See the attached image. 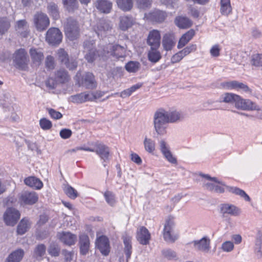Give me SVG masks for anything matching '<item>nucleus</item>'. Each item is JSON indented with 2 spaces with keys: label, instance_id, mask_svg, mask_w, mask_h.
Wrapping results in <instances>:
<instances>
[{
  "label": "nucleus",
  "instance_id": "obj_1",
  "mask_svg": "<svg viewBox=\"0 0 262 262\" xmlns=\"http://www.w3.org/2000/svg\"><path fill=\"white\" fill-rule=\"evenodd\" d=\"M153 122L155 130L158 135L164 136L167 134L168 123L159 110L154 114Z\"/></svg>",
  "mask_w": 262,
  "mask_h": 262
},
{
  "label": "nucleus",
  "instance_id": "obj_2",
  "mask_svg": "<svg viewBox=\"0 0 262 262\" xmlns=\"http://www.w3.org/2000/svg\"><path fill=\"white\" fill-rule=\"evenodd\" d=\"M124 48L119 45L110 43L107 45L103 49V53L98 56L102 57H109L113 56L117 59L123 57L125 54Z\"/></svg>",
  "mask_w": 262,
  "mask_h": 262
},
{
  "label": "nucleus",
  "instance_id": "obj_3",
  "mask_svg": "<svg viewBox=\"0 0 262 262\" xmlns=\"http://www.w3.org/2000/svg\"><path fill=\"white\" fill-rule=\"evenodd\" d=\"M174 225L173 218L169 217L166 220L163 236L166 242L174 243L179 237V235L174 232Z\"/></svg>",
  "mask_w": 262,
  "mask_h": 262
},
{
  "label": "nucleus",
  "instance_id": "obj_4",
  "mask_svg": "<svg viewBox=\"0 0 262 262\" xmlns=\"http://www.w3.org/2000/svg\"><path fill=\"white\" fill-rule=\"evenodd\" d=\"M65 34L70 40L76 39L79 36V27L77 21L69 18L63 25Z\"/></svg>",
  "mask_w": 262,
  "mask_h": 262
},
{
  "label": "nucleus",
  "instance_id": "obj_5",
  "mask_svg": "<svg viewBox=\"0 0 262 262\" xmlns=\"http://www.w3.org/2000/svg\"><path fill=\"white\" fill-rule=\"evenodd\" d=\"M62 39V33L57 28H51L46 33V41L50 45H58L61 42Z\"/></svg>",
  "mask_w": 262,
  "mask_h": 262
},
{
  "label": "nucleus",
  "instance_id": "obj_6",
  "mask_svg": "<svg viewBox=\"0 0 262 262\" xmlns=\"http://www.w3.org/2000/svg\"><path fill=\"white\" fill-rule=\"evenodd\" d=\"M57 59L62 64H64L69 70H74L77 66V62L75 59L70 58L67 52L62 48L58 50L57 52Z\"/></svg>",
  "mask_w": 262,
  "mask_h": 262
},
{
  "label": "nucleus",
  "instance_id": "obj_7",
  "mask_svg": "<svg viewBox=\"0 0 262 262\" xmlns=\"http://www.w3.org/2000/svg\"><path fill=\"white\" fill-rule=\"evenodd\" d=\"M14 61L16 66L21 69H25L29 62L27 52L24 49L16 50L14 54Z\"/></svg>",
  "mask_w": 262,
  "mask_h": 262
},
{
  "label": "nucleus",
  "instance_id": "obj_8",
  "mask_svg": "<svg viewBox=\"0 0 262 262\" xmlns=\"http://www.w3.org/2000/svg\"><path fill=\"white\" fill-rule=\"evenodd\" d=\"M35 28L39 31L45 30L50 25V19L47 15L42 12L36 13L33 18Z\"/></svg>",
  "mask_w": 262,
  "mask_h": 262
},
{
  "label": "nucleus",
  "instance_id": "obj_9",
  "mask_svg": "<svg viewBox=\"0 0 262 262\" xmlns=\"http://www.w3.org/2000/svg\"><path fill=\"white\" fill-rule=\"evenodd\" d=\"M92 145L95 147V152L103 160V163L109 161L111 154L108 146L99 141L93 143Z\"/></svg>",
  "mask_w": 262,
  "mask_h": 262
},
{
  "label": "nucleus",
  "instance_id": "obj_10",
  "mask_svg": "<svg viewBox=\"0 0 262 262\" xmlns=\"http://www.w3.org/2000/svg\"><path fill=\"white\" fill-rule=\"evenodd\" d=\"M38 200V196L34 191H25L19 195V203L21 205H32Z\"/></svg>",
  "mask_w": 262,
  "mask_h": 262
},
{
  "label": "nucleus",
  "instance_id": "obj_11",
  "mask_svg": "<svg viewBox=\"0 0 262 262\" xmlns=\"http://www.w3.org/2000/svg\"><path fill=\"white\" fill-rule=\"evenodd\" d=\"M19 212L13 208H8L4 215L6 224L9 226H14L20 218Z\"/></svg>",
  "mask_w": 262,
  "mask_h": 262
},
{
  "label": "nucleus",
  "instance_id": "obj_12",
  "mask_svg": "<svg viewBox=\"0 0 262 262\" xmlns=\"http://www.w3.org/2000/svg\"><path fill=\"white\" fill-rule=\"evenodd\" d=\"M96 246L101 253L107 256L110 252V245L108 238L104 235L97 237L96 241Z\"/></svg>",
  "mask_w": 262,
  "mask_h": 262
},
{
  "label": "nucleus",
  "instance_id": "obj_13",
  "mask_svg": "<svg viewBox=\"0 0 262 262\" xmlns=\"http://www.w3.org/2000/svg\"><path fill=\"white\" fill-rule=\"evenodd\" d=\"M160 150L164 157L170 163L177 164V159L172 155L169 145L163 140L159 142Z\"/></svg>",
  "mask_w": 262,
  "mask_h": 262
},
{
  "label": "nucleus",
  "instance_id": "obj_14",
  "mask_svg": "<svg viewBox=\"0 0 262 262\" xmlns=\"http://www.w3.org/2000/svg\"><path fill=\"white\" fill-rule=\"evenodd\" d=\"M177 39L174 33L167 32L162 37V45L164 50L171 51L176 46Z\"/></svg>",
  "mask_w": 262,
  "mask_h": 262
},
{
  "label": "nucleus",
  "instance_id": "obj_15",
  "mask_svg": "<svg viewBox=\"0 0 262 262\" xmlns=\"http://www.w3.org/2000/svg\"><path fill=\"white\" fill-rule=\"evenodd\" d=\"M235 106L238 109L243 110H257L259 111V107L249 99H244L238 95Z\"/></svg>",
  "mask_w": 262,
  "mask_h": 262
},
{
  "label": "nucleus",
  "instance_id": "obj_16",
  "mask_svg": "<svg viewBox=\"0 0 262 262\" xmlns=\"http://www.w3.org/2000/svg\"><path fill=\"white\" fill-rule=\"evenodd\" d=\"M29 54L33 66H39L44 59L42 50L40 48H31L29 50Z\"/></svg>",
  "mask_w": 262,
  "mask_h": 262
},
{
  "label": "nucleus",
  "instance_id": "obj_17",
  "mask_svg": "<svg viewBox=\"0 0 262 262\" xmlns=\"http://www.w3.org/2000/svg\"><path fill=\"white\" fill-rule=\"evenodd\" d=\"M159 111L164 116L165 120L169 123H174L183 119L182 114L177 111H166L164 109L160 108Z\"/></svg>",
  "mask_w": 262,
  "mask_h": 262
},
{
  "label": "nucleus",
  "instance_id": "obj_18",
  "mask_svg": "<svg viewBox=\"0 0 262 262\" xmlns=\"http://www.w3.org/2000/svg\"><path fill=\"white\" fill-rule=\"evenodd\" d=\"M161 34L159 31L152 30L149 32L147 39V44L151 48H159L160 46Z\"/></svg>",
  "mask_w": 262,
  "mask_h": 262
},
{
  "label": "nucleus",
  "instance_id": "obj_19",
  "mask_svg": "<svg viewBox=\"0 0 262 262\" xmlns=\"http://www.w3.org/2000/svg\"><path fill=\"white\" fill-rule=\"evenodd\" d=\"M221 85L223 88L227 90H242L246 92L250 91V89L246 84L236 80L223 82Z\"/></svg>",
  "mask_w": 262,
  "mask_h": 262
},
{
  "label": "nucleus",
  "instance_id": "obj_20",
  "mask_svg": "<svg viewBox=\"0 0 262 262\" xmlns=\"http://www.w3.org/2000/svg\"><path fill=\"white\" fill-rule=\"evenodd\" d=\"M166 17L165 12L160 10H155L152 12L145 13L144 18L152 22L161 23Z\"/></svg>",
  "mask_w": 262,
  "mask_h": 262
},
{
  "label": "nucleus",
  "instance_id": "obj_21",
  "mask_svg": "<svg viewBox=\"0 0 262 262\" xmlns=\"http://www.w3.org/2000/svg\"><path fill=\"white\" fill-rule=\"evenodd\" d=\"M210 242L209 237L206 236L200 240L194 241L193 244L195 248L198 250L207 253L211 248Z\"/></svg>",
  "mask_w": 262,
  "mask_h": 262
},
{
  "label": "nucleus",
  "instance_id": "obj_22",
  "mask_svg": "<svg viewBox=\"0 0 262 262\" xmlns=\"http://www.w3.org/2000/svg\"><path fill=\"white\" fill-rule=\"evenodd\" d=\"M111 29V27L110 24L104 19L99 20L94 27L95 32L99 37L105 35Z\"/></svg>",
  "mask_w": 262,
  "mask_h": 262
},
{
  "label": "nucleus",
  "instance_id": "obj_23",
  "mask_svg": "<svg viewBox=\"0 0 262 262\" xmlns=\"http://www.w3.org/2000/svg\"><path fill=\"white\" fill-rule=\"evenodd\" d=\"M221 213L223 215L229 214L232 216H238L241 213V209L236 206L229 204H223L221 206Z\"/></svg>",
  "mask_w": 262,
  "mask_h": 262
},
{
  "label": "nucleus",
  "instance_id": "obj_24",
  "mask_svg": "<svg viewBox=\"0 0 262 262\" xmlns=\"http://www.w3.org/2000/svg\"><path fill=\"white\" fill-rule=\"evenodd\" d=\"M94 5L100 12L109 13L112 8V3L107 0H96Z\"/></svg>",
  "mask_w": 262,
  "mask_h": 262
},
{
  "label": "nucleus",
  "instance_id": "obj_25",
  "mask_svg": "<svg viewBox=\"0 0 262 262\" xmlns=\"http://www.w3.org/2000/svg\"><path fill=\"white\" fill-rule=\"evenodd\" d=\"M57 236L62 243L69 246L74 245L77 240V236L69 232L58 233Z\"/></svg>",
  "mask_w": 262,
  "mask_h": 262
},
{
  "label": "nucleus",
  "instance_id": "obj_26",
  "mask_svg": "<svg viewBox=\"0 0 262 262\" xmlns=\"http://www.w3.org/2000/svg\"><path fill=\"white\" fill-rule=\"evenodd\" d=\"M137 238L141 244L146 245L149 243L150 234L148 230L142 226L137 231Z\"/></svg>",
  "mask_w": 262,
  "mask_h": 262
},
{
  "label": "nucleus",
  "instance_id": "obj_27",
  "mask_svg": "<svg viewBox=\"0 0 262 262\" xmlns=\"http://www.w3.org/2000/svg\"><path fill=\"white\" fill-rule=\"evenodd\" d=\"M175 25L180 29H186L191 27L192 21L188 17L182 15L177 16L174 20Z\"/></svg>",
  "mask_w": 262,
  "mask_h": 262
},
{
  "label": "nucleus",
  "instance_id": "obj_28",
  "mask_svg": "<svg viewBox=\"0 0 262 262\" xmlns=\"http://www.w3.org/2000/svg\"><path fill=\"white\" fill-rule=\"evenodd\" d=\"M81 85L86 89H92L96 87V82L94 75L86 73L82 77Z\"/></svg>",
  "mask_w": 262,
  "mask_h": 262
},
{
  "label": "nucleus",
  "instance_id": "obj_29",
  "mask_svg": "<svg viewBox=\"0 0 262 262\" xmlns=\"http://www.w3.org/2000/svg\"><path fill=\"white\" fill-rule=\"evenodd\" d=\"M79 247L80 253L82 255H86L90 248V239L89 236L86 234H81L79 236Z\"/></svg>",
  "mask_w": 262,
  "mask_h": 262
},
{
  "label": "nucleus",
  "instance_id": "obj_30",
  "mask_svg": "<svg viewBox=\"0 0 262 262\" xmlns=\"http://www.w3.org/2000/svg\"><path fill=\"white\" fill-rule=\"evenodd\" d=\"M25 184L35 189H40L43 187L42 182L34 177H29L24 180Z\"/></svg>",
  "mask_w": 262,
  "mask_h": 262
},
{
  "label": "nucleus",
  "instance_id": "obj_31",
  "mask_svg": "<svg viewBox=\"0 0 262 262\" xmlns=\"http://www.w3.org/2000/svg\"><path fill=\"white\" fill-rule=\"evenodd\" d=\"M70 101L75 103H82L86 101H90L89 93L88 92L81 93L77 95L71 96Z\"/></svg>",
  "mask_w": 262,
  "mask_h": 262
},
{
  "label": "nucleus",
  "instance_id": "obj_32",
  "mask_svg": "<svg viewBox=\"0 0 262 262\" xmlns=\"http://www.w3.org/2000/svg\"><path fill=\"white\" fill-rule=\"evenodd\" d=\"M90 44V42L89 41L84 42V49L88 51V53L85 55V58L89 62H93L97 57L98 52H96L95 49L89 47L88 45Z\"/></svg>",
  "mask_w": 262,
  "mask_h": 262
},
{
  "label": "nucleus",
  "instance_id": "obj_33",
  "mask_svg": "<svg viewBox=\"0 0 262 262\" xmlns=\"http://www.w3.org/2000/svg\"><path fill=\"white\" fill-rule=\"evenodd\" d=\"M135 23L133 17L127 16H122L120 18L119 27L122 30L125 31L131 27Z\"/></svg>",
  "mask_w": 262,
  "mask_h": 262
},
{
  "label": "nucleus",
  "instance_id": "obj_34",
  "mask_svg": "<svg viewBox=\"0 0 262 262\" xmlns=\"http://www.w3.org/2000/svg\"><path fill=\"white\" fill-rule=\"evenodd\" d=\"M31 224V223L28 219H23L17 226V234L20 235L25 234L30 228Z\"/></svg>",
  "mask_w": 262,
  "mask_h": 262
},
{
  "label": "nucleus",
  "instance_id": "obj_35",
  "mask_svg": "<svg viewBox=\"0 0 262 262\" xmlns=\"http://www.w3.org/2000/svg\"><path fill=\"white\" fill-rule=\"evenodd\" d=\"M194 35V31L193 30H190L185 33L180 39L178 48L181 49L184 47L193 37Z\"/></svg>",
  "mask_w": 262,
  "mask_h": 262
},
{
  "label": "nucleus",
  "instance_id": "obj_36",
  "mask_svg": "<svg viewBox=\"0 0 262 262\" xmlns=\"http://www.w3.org/2000/svg\"><path fill=\"white\" fill-rule=\"evenodd\" d=\"M24 255V251L21 249H18L11 253L6 259L5 262H19Z\"/></svg>",
  "mask_w": 262,
  "mask_h": 262
},
{
  "label": "nucleus",
  "instance_id": "obj_37",
  "mask_svg": "<svg viewBox=\"0 0 262 262\" xmlns=\"http://www.w3.org/2000/svg\"><path fill=\"white\" fill-rule=\"evenodd\" d=\"M220 5V12L222 14L228 15L232 12L230 0H221Z\"/></svg>",
  "mask_w": 262,
  "mask_h": 262
},
{
  "label": "nucleus",
  "instance_id": "obj_38",
  "mask_svg": "<svg viewBox=\"0 0 262 262\" xmlns=\"http://www.w3.org/2000/svg\"><path fill=\"white\" fill-rule=\"evenodd\" d=\"M238 98V95L231 93H226L222 95L221 97L220 102H223L227 103H233L236 104L237 99Z\"/></svg>",
  "mask_w": 262,
  "mask_h": 262
},
{
  "label": "nucleus",
  "instance_id": "obj_39",
  "mask_svg": "<svg viewBox=\"0 0 262 262\" xmlns=\"http://www.w3.org/2000/svg\"><path fill=\"white\" fill-rule=\"evenodd\" d=\"M124 244V252L127 259L130 258L132 254V246L131 244L132 237L127 235H123L122 237Z\"/></svg>",
  "mask_w": 262,
  "mask_h": 262
},
{
  "label": "nucleus",
  "instance_id": "obj_40",
  "mask_svg": "<svg viewBox=\"0 0 262 262\" xmlns=\"http://www.w3.org/2000/svg\"><path fill=\"white\" fill-rule=\"evenodd\" d=\"M261 247H262V234H259V235L257 237L255 246L254 248V252L255 255V256L258 259H260L262 258V251H261Z\"/></svg>",
  "mask_w": 262,
  "mask_h": 262
},
{
  "label": "nucleus",
  "instance_id": "obj_41",
  "mask_svg": "<svg viewBox=\"0 0 262 262\" xmlns=\"http://www.w3.org/2000/svg\"><path fill=\"white\" fill-rule=\"evenodd\" d=\"M48 13L52 16L54 19H57L59 17V9L57 4L51 2L47 6Z\"/></svg>",
  "mask_w": 262,
  "mask_h": 262
},
{
  "label": "nucleus",
  "instance_id": "obj_42",
  "mask_svg": "<svg viewBox=\"0 0 262 262\" xmlns=\"http://www.w3.org/2000/svg\"><path fill=\"white\" fill-rule=\"evenodd\" d=\"M158 48H151L148 53V58L152 62L156 63L161 58L160 52L158 51Z\"/></svg>",
  "mask_w": 262,
  "mask_h": 262
},
{
  "label": "nucleus",
  "instance_id": "obj_43",
  "mask_svg": "<svg viewBox=\"0 0 262 262\" xmlns=\"http://www.w3.org/2000/svg\"><path fill=\"white\" fill-rule=\"evenodd\" d=\"M203 187L206 190L212 192H215L217 193H223L224 192V188L223 187L215 185L209 182L204 183Z\"/></svg>",
  "mask_w": 262,
  "mask_h": 262
},
{
  "label": "nucleus",
  "instance_id": "obj_44",
  "mask_svg": "<svg viewBox=\"0 0 262 262\" xmlns=\"http://www.w3.org/2000/svg\"><path fill=\"white\" fill-rule=\"evenodd\" d=\"M118 7L122 10H130L133 7L132 0H116Z\"/></svg>",
  "mask_w": 262,
  "mask_h": 262
},
{
  "label": "nucleus",
  "instance_id": "obj_45",
  "mask_svg": "<svg viewBox=\"0 0 262 262\" xmlns=\"http://www.w3.org/2000/svg\"><path fill=\"white\" fill-rule=\"evenodd\" d=\"M10 27V21L7 17H0V35L4 34Z\"/></svg>",
  "mask_w": 262,
  "mask_h": 262
},
{
  "label": "nucleus",
  "instance_id": "obj_46",
  "mask_svg": "<svg viewBox=\"0 0 262 262\" xmlns=\"http://www.w3.org/2000/svg\"><path fill=\"white\" fill-rule=\"evenodd\" d=\"M228 190L235 194L239 195L243 198L246 201H250V198L249 195L243 190L234 187H227Z\"/></svg>",
  "mask_w": 262,
  "mask_h": 262
},
{
  "label": "nucleus",
  "instance_id": "obj_47",
  "mask_svg": "<svg viewBox=\"0 0 262 262\" xmlns=\"http://www.w3.org/2000/svg\"><path fill=\"white\" fill-rule=\"evenodd\" d=\"M125 68L129 73H136L140 68V64L138 61H130L126 64Z\"/></svg>",
  "mask_w": 262,
  "mask_h": 262
},
{
  "label": "nucleus",
  "instance_id": "obj_48",
  "mask_svg": "<svg viewBox=\"0 0 262 262\" xmlns=\"http://www.w3.org/2000/svg\"><path fill=\"white\" fill-rule=\"evenodd\" d=\"M144 145L145 150L149 153H152L155 150V142L150 138H145Z\"/></svg>",
  "mask_w": 262,
  "mask_h": 262
},
{
  "label": "nucleus",
  "instance_id": "obj_49",
  "mask_svg": "<svg viewBox=\"0 0 262 262\" xmlns=\"http://www.w3.org/2000/svg\"><path fill=\"white\" fill-rule=\"evenodd\" d=\"M251 64L262 69V54H254L251 57Z\"/></svg>",
  "mask_w": 262,
  "mask_h": 262
},
{
  "label": "nucleus",
  "instance_id": "obj_50",
  "mask_svg": "<svg viewBox=\"0 0 262 262\" xmlns=\"http://www.w3.org/2000/svg\"><path fill=\"white\" fill-rule=\"evenodd\" d=\"M55 78L58 81L63 83L68 80L69 76L66 70H59L55 74Z\"/></svg>",
  "mask_w": 262,
  "mask_h": 262
},
{
  "label": "nucleus",
  "instance_id": "obj_51",
  "mask_svg": "<svg viewBox=\"0 0 262 262\" xmlns=\"http://www.w3.org/2000/svg\"><path fill=\"white\" fill-rule=\"evenodd\" d=\"M46 247L43 244H39L36 247L34 251V256L36 258H40L46 253Z\"/></svg>",
  "mask_w": 262,
  "mask_h": 262
},
{
  "label": "nucleus",
  "instance_id": "obj_52",
  "mask_svg": "<svg viewBox=\"0 0 262 262\" xmlns=\"http://www.w3.org/2000/svg\"><path fill=\"white\" fill-rule=\"evenodd\" d=\"M63 3L69 11H72L78 7L77 0H63Z\"/></svg>",
  "mask_w": 262,
  "mask_h": 262
},
{
  "label": "nucleus",
  "instance_id": "obj_53",
  "mask_svg": "<svg viewBox=\"0 0 262 262\" xmlns=\"http://www.w3.org/2000/svg\"><path fill=\"white\" fill-rule=\"evenodd\" d=\"M106 202L111 206H114L116 203L115 194L111 191H106L104 194Z\"/></svg>",
  "mask_w": 262,
  "mask_h": 262
},
{
  "label": "nucleus",
  "instance_id": "obj_54",
  "mask_svg": "<svg viewBox=\"0 0 262 262\" xmlns=\"http://www.w3.org/2000/svg\"><path fill=\"white\" fill-rule=\"evenodd\" d=\"M39 125L44 130H49L52 127L51 121L45 118H41L39 120Z\"/></svg>",
  "mask_w": 262,
  "mask_h": 262
},
{
  "label": "nucleus",
  "instance_id": "obj_55",
  "mask_svg": "<svg viewBox=\"0 0 262 262\" xmlns=\"http://www.w3.org/2000/svg\"><path fill=\"white\" fill-rule=\"evenodd\" d=\"M66 194L71 199H75L78 196L77 191L72 187L68 186L64 188Z\"/></svg>",
  "mask_w": 262,
  "mask_h": 262
},
{
  "label": "nucleus",
  "instance_id": "obj_56",
  "mask_svg": "<svg viewBox=\"0 0 262 262\" xmlns=\"http://www.w3.org/2000/svg\"><path fill=\"white\" fill-rule=\"evenodd\" d=\"M138 7L140 9L149 8L151 5V0H135Z\"/></svg>",
  "mask_w": 262,
  "mask_h": 262
},
{
  "label": "nucleus",
  "instance_id": "obj_57",
  "mask_svg": "<svg viewBox=\"0 0 262 262\" xmlns=\"http://www.w3.org/2000/svg\"><path fill=\"white\" fill-rule=\"evenodd\" d=\"M196 50V45H190L187 46L186 48L182 50L181 51V53L184 57L189 54L190 53L195 51Z\"/></svg>",
  "mask_w": 262,
  "mask_h": 262
},
{
  "label": "nucleus",
  "instance_id": "obj_58",
  "mask_svg": "<svg viewBox=\"0 0 262 262\" xmlns=\"http://www.w3.org/2000/svg\"><path fill=\"white\" fill-rule=\"evenodd\" d=\"M89 93L90 98H91L90 101H93L96 99H99L102 97L103 96H104V95L105 94L104 92H102L101 91H96L95 92H89Z\"/></svg>",
  "mask_w": 262,
  "mask_h": 262
},
{
  "label": "nucleus",
  "instance_id": "obj_59",
  "mask_svg": "<svg viewBox=\"0 0 262 262\" xmlns=\"http://www.w3.org/2000/svg\"><path fill=\"white\" fill-rule=\"evenodd\" d=\"M221 248L223 251L230 252L234 249L233 243L230 241H226L222 244Z\"/></svg>",
  "mask_w": 262,
  "mask_h": 262
},
{
  "label": "nucleus",
  "instance_id": "obj_60",
  "mask_svg": "<svg viewBox=\"0 0 262 262\" xmlns=\"http://www.w3.org/2000/svg\"><path fill=\"white\" fill-rule=\"evenodd\" d=\"M47 111L50 117L53 119H60L62 117V115L59 112L53 108H47Z\"/></svg>",
  "mask_w": 262,
  "mask_h": 262
},
{
  "label": "nucleus",
  "instance_id": "obj_61",
  "mask_svg": "<svg viewBox=\"0 0 262 262\" xmlns=\"http://www.w3.org/2000/svg\"><path fill=\"white\" fill-rule=\"evenodd\" d=\"M163 256L168 259H172L176 257V253L170 249H165L162 251Z\"/></svg>",
  "mask_w": 262,
  "mask_h": 262
},
{
  "label": "nucleus",
  "instance_id": "obj_62",
  "mask_svg": "<svg viewBox=\"0 0 262 262\" xmlns=\"http://www.w3.org/2000/svg\"><path fill=\"white\" fill-rule=\"evenodd\" d=\"M46 66L49 69H53L55 67L54 58L51 55L46 57L45 61Z\"/></svg>",
  "mask_w": 262,
  "mask_h": 262
},
{
  "label": "nucleus",
  "instance_id": "obj_63",
  "mask_svg": "<svg viewBox=\"0 0 262 262\" xmlns=\"http://www.w3.org/2000/svg\"><path fill=\"white\" fill-rule=\"evenodd\" d=\"M72 134L71 130L70 129L64 128L62 129L59 133L60 136L63 139H67L70 138Z\"/></svg>",
  "mask_w": 262,
  "mask_h": 262
},
{
  "label": "nucleus",
  "instance_id": "obj_64",
  "mask_svg": "<svg viewBox=\"0 0 262 262\" xmlns=\"http://www.w3.org/2000/svg\"><path fill=\"white\" fill-rule=\"evenodd\" d=\"M48 252L50 255L54 256H57L59 255V249L57 245H51Z\"/></svg>",
  "mask_w": 262,
  "mask_h": 262
}]
</instances>
